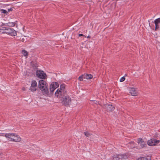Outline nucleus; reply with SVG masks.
Listing matches in <instances>:
<instances>
[{
    "mask_svg": "<svg viewBox=\"0 0 160 160\" xmlns=\"http://www.w3.org/2000/svg\"><path fill=\"white\" fill-rule=\"evenodd\" d=\"M56 97L59 98V101L62 105L66 107L70 106L71 99L67 92L64 93L62 92L58 96Z\"/></svg>",
    "mask_w": 160,
    "mask_h": 160,
    "instance_id": "obj_1",
    "label": "nucleus"
},
{
    "mask_svg": "<svg viewBox=\"0 0 160 160\" xmlns=\"http://www.w3.org/2000/svg\"><path fill=\"white\" fill-rule=\"evenodd\" d=\"M1 32L6 33L11 36H16L17 35L16 31L13 29L10 28H3L2 29H1Z\"/></svg>",
    "mask_w": 160,
    "mask_h": 160,
    "instance_id": "obj_2",
    "label": "nucleus"
},
{
    "mask_svg": "<svg viewBox=\"0 0 160 160\" xmlns=\"http://www.w3.org/2000/svg\"><path fill=\"white\" fill-rule=\"evenodd\" d=\"M64 84H62L60 85V88H58L56 91L55 93V95L56 96H58L60 95L61 92H64V93L67 92V91L65 89Z\"/></svg>",
    "mask_w": 160,
    "mask_h": 160,
    "instance_id": "obj_3",
    "label": "nucleus"
},
{
    "mask_svg": "<svg viewBox=\"0 0 160 160\" xmlns=\"http://www.w3.org/2000/svg\"><path fill=\"white\" fill-rule=\"evenodd\" d=\"M59 86L58 83L56 82H53L50 86V92L51 94H53L54 90Z\"/></svg>",
    "mask_w": 160,
    "mask_h": 160,
    "instance_id": "obj_4",
    "label": "nucleus"
},
{
    "mask_svg": "<svg viewBox=\"0 0 160 160\" xmlns=\"http://www.w3.org/2000/svg\"><path fill=\"white\" fill-rule=\"evenodd\" d=\"M128 158L127 155L125 154H118L114 155L112 156V160H118L119 159H126Z\"/></svg>",
    "mask_w": 160,
    "mask_h": 160,
    "instance_id": "obj_5",
    "label": "nucleus"
},
{
    "mask_svg": "<svg viewBox=\"0 0 160 160\" xmlns=\"http://www.w3.org/2000/svg\"><path fill=\"white\" fill-rule=\"evenodd\" d=\"M36 74L38 78L42 79H45L47 76L46 74L41 70H37L36 72Z\"/></svg>",
    "mask_w": 160,
    "mask_h": 160,
    "instance_id": "obj_6",
    "label": "nucleus"
},
{
    "mask_svg": "<svg viewBox=\"0 0 160 160\" xmlns=\"http://www.w3.org/2000/svg\"><path fill=\"white\" fill-rule=\"evenodd\" d=\"M37 89V83L35 80H33L32 81L31 86L30 87L29 90L31 92H34Z\"/></svg>",
    "mask_w": 160,
    "mask_h": 160,
    "instance_id": "obj_7",
    "label": "nucleus"
},
{
    "mask_svg": "<svg viewBox=\"0 0 160 160\" xmlns=\"http://www.w3.org/2000/svg\"><path fill=\"white\" fill-rule=\"evenodd\" d=\"M160 141L157 140L154 138H152L150 140H148V141L147 143L149 146H154L160 142Z\"/></svg>",
    "mask_w": 160,
    "mask_h": 160,
    "instance_id": "obj_8",
    "label": "nucleus"
},
{
    "mask_svg": "<svg viewBox=\"0 0 160 160\" xmlns=\"http://www.w3.org/2000/svg\"><path fill=\"white\" fill-rule=\"evenodd\" d=\"M105 106L106 109L107 110V111L108 112H112L115 109L114 106L111 104H106Z\"/></svg>",
    "mask_w": 160,
    "mask_h": 160,
    "instance_id": "obj_9",
    "label": "nucleus"
},
{
    "mask_svg": "<svg viewBox=\"0 0 160 160\" xmlns=\"http://www.w3.org/2000/svg\"><path fill=\"white\" fill-rule=\"evenodd\" d=\"M48 87V86L43 87V88H39L43 95L46 94L48 95V94L49 92Z\"/></svg>",
    "mask_w": 160,
    "mask_h": 160,
    "instance_id": "obj_10",
    "label": "nucleus"
},
{
    "mask_svg": "<svg viewBox=\"0 0 160 160\" xmlns=\"http://www.w3.org/2000/svg\"><path fill=\"white\" fill-rule=\"evenodd\" d=\"M38 86L39 88H43V87L48 86V85L45 81L41 79L39 81Z\"/></svg>",
    "mask_w": 160,
    "mask_h": 160,
    "instance_id": "obj_11",
    "label": "nucleus"
},
{
    "mask_svg": "<svg viewBox=\"0 0 160 160\" xmlns=\"http://www.w3.org/2000/svg\"><path fill=\"white\" fill-rule=\"evenodd\" d=\"M13 136H14V134L13 133H6L4 135L5 137L8 138V140L11 141H13V138L11 137Z\"/></svg>",
    "mask_w": 160,
    "mask_h": 160,
    "instance_id": "obj_12",
    "label": "nucleus"
},
{
    "mask_svg": "<svg viewBox=\"0 0 160 160\" xmlns=\"http://www.w3.org/2000/svg\"><path fill=\"white\" fill-rule=\"evenodd\" d=\"M129 93L132 96H136L138 94V92L136 90H135V88H131L130 90Z\"/></svg>",
    "mask_w": 160,
    "mask_h": 160,
    "instance_id": "obj_13",
    "label": "nucleus"
},
{
    "mask_svg": "<svg viewBox=\"0 0 160 160\" xmlns=\"http://www.w3.org/2000/svg\"><path fill=\"white\" fill-rule=\"evenodd\" d=\"M84 78L87 79H91L92 78L93 76L91 74H84Z\"/></svg>",
    "mask_w": 160,
    "mask_h": 160,
    "instance_id": "obj_14",
    "label": "nucleus"
},
{
    "mask_svg": "<svg viewBox=\"0 0 160 160\" xmlns=\"http://www.w3.org/2000/svg\"><path fill=\"white\" fill-rule=\"evenodd\" d=\"M14 136V138H13V142H20L21 140V138L18 137V136L17 135H16V136L14 134V136Z\"/></svg>",
    "mask_w": 160,
    "mask_h": 160,
    "instance_id": "obj_15",
    "label": "nucleus"
},
{
    "mask_svg": "<svg viewBox=\"0 0 160 160\" xmlns=\"http://www.w3.org/2000/svg\"><path fill=\"white\" fill-rule=\"evenodd\" d=\"M138 143L140 144L141 147L142 148H143L147 146V144H145V142L144 141L140 142Z\"/></svg>",
    "mask_w": 160,
    "mask_h": 160,
    "instance_id": "obj_16",
    "label": "nucleus"
},
{
    "mask_svg": "<svg viewBox=\"0 0 160 160\" xmlns=\"http://www.w3.org/2000/svg\"><path fill=\"white\" fill-rule=\"evenodd\" d=\"M22 52L24 56H27L28 55V52L25 50H22Z\"/></svg>",
    "mask_w": 160,
    "mask_h": 160,
    "instance_id": "obj_17",
    "label": "nucleus"
},
{
    "mask_svg": "<svg viewBox=\"0 0 160 160\" xmlns=\"http://www.w3.org/2000/svg\"><path fill=\"white\" fill-rule=\"evenodd\" d=\"M154 23L155 24H158L160 23V18H158L154 20Z\"/></svg>",
    "mask_w": 160,
    "mask_h": 160,
    "instance_id": "obj_18",
    "label": "nucleus"
},
{
    "mask_svg": "<svg viewBox=\"0 0 160 160\" xmlns=\"http://www.w3.org/2000/svg\"><path fill=\"white\" fill-rule=\"evenodd\" d=\"M1 12L2 13H3L5 14H6V15H7L8 14V12L7 11V10L3 9H2L0 10Z\"/></svg>",
    "mask_w": 160,
    "mask_h": 160,
    "instance_id": "obj_19",
    "label": "nucleus"
},
{
    "mask_svg": "<svg viewBox=\"0 0 160 160\" xmlns=\"http://www.w3.org/2000/svg\"><path fill=\"white\" fill-rule=\"evenodd\" d=\"M8 26L10 27H13L15 25V23L13 22H9L8 23Z\"/></svg>",
    "mask_w": 160,
    "mask_h": 160,
    "instance_id": "obj_20",
    "label": "nucleus"
},
{
    "mask_svg": "<svg viewBox=\"0 0 160 160\" xmlns=\"http://www.w3.org/2000/svg\"><path fill=\"white\" fill-rule=\"evenodd\" d=\"M138 160H151V159H150L149 160L147 158H146L142 157L138 158Z\"/></svg>",
    "mask_w": 160,
    "mask_h": 160,
    "instance_id": "obj_21",
    "label": "nucleus"
},
{
    "mask_svg": "<svg viewBox=\"0 0 160 160\" xmlns=\"http://www.w3.org/2000/svg\"><path fill=\"white\" fill-rule=\"evenodd\" d=\"M84 74L83 75H81L78 78V79L80 80V81H82V79L83 78H84Z\"/></svg>",
    "mask_w": 160,
    "mask_h": 160,
    "instance_id": "obj_22",
    "label": "nucleus"
},
{
    "mask_svg": "<svg viewBox=\"0 0 160 160\" xmlns=\"http://www.w3.org/2000/svg\"><path fill=\"white\" fill-rule=\"evenodd\" d=\"M85 135L87 137H89L90 136V133L88 132H84Z\"/></svg>",
    "mask_w": 160,
    "mask_h": 160,
    "instance_id": "obj_23",
    "label": "nucleus"
},
{
    "mask_svg": "<svg viewBox=\"0 0 160 160\" xmlns=\"http://www.w3.org/2000/svg\"><path fill=\"white\" fill-rule=\"evenodd\" d=\"M155 25V31H156L159 28V26L158 24H156Z\"/></svg>",
    "mask_w": 160,
    "mask_h": 160,
    "instance_id": "obj_24",
    "label": "nucleus"
},
{
    "mask_svg": "<svg viewBox=\"0 0 160 160\" xmlns=\"http://www.w3.org/2000/svg\"><path fill=\"white\" fill-rule=\"evenodd\" d=\"M125 80V78L124 77H123L121 78L120 79V82H122L124 81Z\"/></svg>",
    "mask_w": 160,
    "mask_h": 160,
    "instance_id": "obj_25",
    "label": "nucleus"
},
{
    "mask_svg": "<svg viewBox=\"0 0 160 160\" xmlns=\"http://www.w3.org/2000/svg\"><path fill=\"white\" fill-rule=\"evenodd\" d=\"M143 141L142 140V138L139 139L138 140V143H140V142H143Z\"/></svg>",
    "mask_w": 160,
    "mask_h": 160,
    "instance_id": "obj_26",
    "label": "nucleus"
},
{
    "mask_svg": "<svg viewBox=\"0 0 160 160\" xmlns=\"http://www.w3.org/2000/svg\"><path fill=\"white\" fill-rule=\"evenodd\" d=\"M12 10V8H11L9 9H8V12H9Z\"/></svg>",
    "mask_w": 160,
    "mask_h": 160,
    "instance_id": "obj_27",
    "label": "nucleus"
},
{
    "mask_svg": "<svg viewBox=\"0 0 160 160\" xmlns=\"http://www.w3.org/2000/svg\"><path fill=\"white\" fill-rule=\"evenodd\" d=\"M78 36L79 37H81V36H84L85 37H86L84 35H83L82 34H78Z\"/></svg>",
    "mask_w": 160,
    "mask_h": 160,
    "instance_id": "obj_28",
    "label": "nucleus"
},
{
    "mask_svg": "<svg viewBox=\"0 0 160 160\" xmlns=\"http://www.w3.org/2000/svg\"><path fill=\"white\" fill-rule=\"evenodd\" d=\"M91 38V37L90 36H88V37H87V38Z\"/></svg>",
    "mask_w": 160,
    "mask_h": 160,
    "instance_id": "obj_29",
    "label": "nucleus"
},
{
    "mask_svg": "<svg viewBox=\"0 0 160 160\" xmlns=\"http://www.w3.org/2000/svg\"><path fill=\"white\" fill-rule=\"evenodd\" d=\"M149 25L150 26V27H151L150 25V23H149Z\"/></svg>",
    "mask_w": 160,
    "mask_h": 160,
    "instance_id": "obj_30",
    "label": "nucleus"
}]
</instances>
